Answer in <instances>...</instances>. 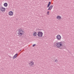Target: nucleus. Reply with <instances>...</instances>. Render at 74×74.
<instances>
[{
	"instance_id": "1",
	"label": "nucleus",
	"mask_w": 74,
	"mask_h": 74,
	"mask_svg": "<svg viewBox=\"0 0 74 74\" xmlns=\"http://www.w3.org/2000/svg\"><path fill=\"white\" fill-rule=\"evenodd\" d=\"M63 46V43L62 42H55L54 43L53 47H57L58 48H59L60 47Z\"/></svg>"
},
{
	"instance_id": "2",
	"label": "nucleus",
	"mask_w": 74,
	"mask_h": 74,
	"mask_svg": "<svg viewBox=\"0 0 74 74\" xmlns=\"http://www.w3.org/2000/svg\"><path fill=\"white\" fill-rule=\"evenodd\" d=\"M24 32L22 30V29H19L18 31V32L17 34L18 36H21L22 35H23V34Z\"/></svg>"
},
{
	"instance_id": "3",
	"label": "nucleus",
	"mask_w": 74,
	"mask_h": 74,
	"mask_svg": "<svg viewBox=\"0 0 74 74\" xmlns=\"http://www.w3.org/2000/svg\"><path fill=\"white\" fill-rule=\"evenodd\" d=\"M43 34V33L41 32H39L37 34L38 37H42Z\"/></svg>"
},
{
	"instance_id": "4",
	"label": "nucleus",
	"mask_w": 74,
	"mask_h": 74,
	"mask_svg": "<svg viewBox=\"0 0 74 74\" xmlns=\"http://www.w3.org/2000/svg\"><path fill=\"white\" fill-rule=\"evenodd\" d=\"M0 10L2 12H4V11H5V8H3V7H1L0 8Z\"/></svg>"
},
{
	"instance_id": "5",
	"label": "nucleus",
	"mask_w": 74,
	"mask_h": 74,
	"mask_svg": "<svg viewBox=\"0 0 74 74\" xmlns=\"http://www.w3.org/2000/svg\"><path fill=\"white\" fill-rule=\"evenodd\" d=\"M30 66H33L34 65V62L33 61H31L29 63Z\"/></svg>"
},
{
	"instance_id": "6",
	"label": "nucleus",
	"mask_w": 74,
	"mask_h": 74,
	"mask_svg": "<svg viewBox=\"0 0 74 74\" xmlns=\"http://www.w3.org/2000/svg\"><path fill=\"white\" fill-rule=\"evenodd\" d=\"M57 39L58 40H60L61 39V36L60 35H58L57 36Z\"/></svg>"
},
{
	"instance_id": "7",
	"label": "nucleus",
	"mask_w": 74,
	"mask_h": 74,
	"mask_svg": "<svg viewBox=\"0 0 74 74\" xmlns=\"http://www.w3.org/2000/svg\"><path fill=\"white\" fill-rule=\"evenodd\" d=\"M9 15H10V16L12 15H13V12L11 11H10L9 12Z\"/></svg>"
},
{
	"instance_id": "8",
	"label": "nucleus",
	"mask_w": 74,
	"mask_h": 74,
	"mask_svg": "<svg viewBox=\"0 0 74 74\" xmlns=\"http://www.w3.org/2000/svg\"><path fill=\"white\" fill-rule=\"evenodd\" d=\"M18 54L16 53L15 54V55L13 57V59H15L16 57H17V56H18Z\"/></svg>"
},
{
	"instance_id": "9",
	"label": "nucleus",
	"mask_w": 74,
	"mask_h": 74,
	"mask_svg": "<svg viewBox=\"0 0 74 74\" xmlns=\"http://www.w3.org/2000/svg\"><path fill=\"white\" fill-rule=\"evenodd\" d=\"M52 7H53V6L51 5L50 6L47 10H52Z\"/></svg>"
},
{
	"instance_id": "10",
	"label": "nucleus",
	"mask_w": 74,
	"mask_h": 74,
	"mask_svg": "<svg viewBox=\"0 0 74 74\" xmlns=\"http://www.w3.org/2000/svg\"><path fill=\"white\" fill-rule=\"evenodd\" d=\"M51 3L50 2H49L47 6V8H48V7H49L50 5H51Z\"/></svg>"
},
{
	"instance_id": "11",
	"label": "nucleus",
	"mask_w": 74,
	"mask_h": 74,
	"mask_svg": "<svg viewBox=\"0 0 74 74\" xmlns=\"http://www.w3.org/2000/svg\"><path fill=\"white\" fill-rule=\"evenodd\" d=\"M4 6L5 7H7V5H8V4L7 3H5L4 4Z\"/></svg>"
},
{
	"instance_id": "12",
	"label": "nucleus",
	"mask_w": 74,
	"mask_h": 74,
	"mask_svg": "<svg viewBox=\"0 0 74 74\" xmlns=\"http://www.w3.org/2000/svg\"><path fill=\"white\" fill-rule=\"evenodd\" d=\"M57 19H61V17L60 16H57Z\"/></svg>"
},
{
	"instance_id": "13",
	"label": "nucleus",
	"mask_w": 74,
	"mask_h": 74,
	"mask_svg": "<svg viewBox=\"0 0 74 74\" xmlns=\"http://www.w3.org/2000/svg\"><path fill=\"white\" fill-rule=\"evenodd\" d=\"M36 35H37V33L35 32L33 36H36Z\"/></svg>"
},
{
	"instance_id": "14",
	"label": "nucleus",
	"mask_w": 74,
	"mask_h": 74,
	"mask_svg": "<svg viewBox=\"0 0 74 74\" xmlns=\"http://www.w3.org/2000/svg\"><path fill=\"white\" fill-rule=\"evenodd\" d=\"M58 62V60L57 59H56L55 60V61H54V62Z\"/></svg>"
},
{
	"instance_id": "15",
	"label": "nucleus",
	"mask_w": 74,
	"mask_h": 74,
	"mask_svg": "<svg viewBox=\"0 0 74 74\" xmlns=\"http://www.w3.org/2000/svg\"><path fill=\"white\" fill-rule=\"evenodd\" d=\"M49 12L48 11L47 12V14L48 15H49Z\"/></svg>"
},
{
	"instance_id": "16",
	"label": "nucleus",
	"mask_w": 74,
	"mask_h": 74,
	"mask_svg": "<svg viewBox=\"0 0 74 74\" xmlns=\"http://www.w3.org/2000/svg\"><path fill=\"white\" fill-rule=\"evenodd\" d=\"M36 46V45L34 44L33 45V47H35Z\"/></svg>"
}]
</instances>
